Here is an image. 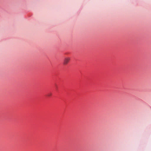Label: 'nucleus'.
Listing matches in <instances>:
<instances>
[{
  "label": "nucleus",
  "mask_w": 151,
  "mask_h": 151,
  "mask_svg": "<svg viewBox=\"0 0 151 151\" xmlns=\"http://www.w3.org/2000/svg\"><path fill=\"white\" fill-rule=\"evenodd\" d=\"M70 60V58L69 57L65 58L63 60V64L66 65L69 62Z\"/></svg>",
  "instance_id": "1"
},
{
  "label": "nucleus",
  "mask_w": 151,
  "mask_h": 151,
  "mask_svg": "<svg viewBox=\"0 0 151 151\" xmlns=\"http://www.w3.org/2000/svg\"><path fill=\"white\" fill-rule=\"evenodd\" d=\"M51 93L49 94L48 95V96H51Z\"/></svg>",
  "instance_id": "2"
}]
</instances>
